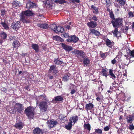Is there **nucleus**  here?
Masks as SVG:
<instances>
[{
	"label": "nucleus",
	"mask_w": 134,
	"mask_h": 134,
	"mask_svg": "<svg viewBox=\"0 0 134 134\" xmlns=\"http://www.w3.org/2000/svg\"><path fill=\"white\" fill-rule=\"evenodd\" d=\"M34 14V13L30 10L23 11L20 14V20L24 23H30V21L28 19L27 16H31Z\"/></svg>",
	"instance_id": "f257e3e1"
},
{
	"label": "nucleus",
	"mask_w": 134,
	"mask_h": 134,
	"mask_svg": "<svg viewBox=\"0 0 134 134\" xmlns=\"http://www.w3.org/2000/svg\"><path fill=\"white\" fill-rule=\"evenodd\" d=\"M58 69L56 66L54 65H52L50 66L48 74L50 79L55 78L57 75Z\"/></svg>",
	"instance_id": "f03ea898"
},
{
	"label": "nucleus",
	"mask_w": 134,
	"mask_h": 134,
	"mask_svg": "<svg viewBox=\"0 0 134 134\" xmlns=\"http://www.w3.org/2000/svg\"><path fill=\"white\" fill-rule=\"evenodd\" d=\"M35 108L32 106H30L25 109L24 113L28 118L32 119L35 114Z\"/></svg>",
	"instance_id": "7ed1b4c3"
},
{
	"label": "nucleus",
	"mask_w": 134,
	"mask_h": 134,
	"mask_svg": "<svg viewBox=\"0 0 134 134\" xmlns=\"http://www.w3.org/2000/svg\"><path fill=\"white\" fill-rule=\"evenodd\" d=\"M123 19L120 17L115 18L111 21L113 27L119 28L120 26H122L123 23Z\"/></svg>",
	"instance_id": "20e7f679"
},
{
	"label": "nucleus",
	"mask_w": 134,
	"mask_h": 134,
	"mask_svg": "<svg viewBox=\"0 0 134 134\" xmlns=\"http://www.w3.org/2000/svg\"><path fill=\"white\" fill-rule=\"evenodd\" d=\"M48 107L47 103L44 101H42L40 102L39 104V108L42 112L46 111Z\"/></svg>",
	"instance_id": "39448f33"
},
{
	"label": "nucleus",
	"mask_w": 134,
	"mask_h": 134,
	"mask_svg": "<svg viewBox=\"0 0 134 134\" xmlns=\"http://www.w3.org/2000/svg\"><path fill=\"white\" fill-rule=\"evenodd\" d=\"M21 27V23L20 21L13 22L11 24V27L16 31L18 30Z\"/></svg>",
	"instance_id": "423d86ee"
},
{
	"label": "nucleus",
	"mask_w": 134,
	"mask_h": 134,
	"mask_svg": "<svg viewBox=\"0 0 134 134\" xmlns=\"http://www.w3.org/2000/svg\"><path fill=\"white\" fill-rule=\"evenodd\" d=\"M37 6L36 4L30 1H28L26 3V7L28 10L36 8Z\"/></svg>",
	"instance_id": "0eeeda50"
},
{
	"label": "nucleus",
	"mask_w": 134,
	"mask_h": 134,
	"mask_svg": "<svg viewBox=\"0 0 134 134\" xmlns=\"http://www.w3.org/2000/svg\"><path fill=\"white\" fill-rule=\"evenodd\" d=\"M78 38L75 35H72L69 36L66 40V41L69 42L76 43L79 40Z\"/></svg>",
	"instance_id": "6e6552de"
},
{
	"label": "nucleus",
	"mask_w": 134,
	"mask_h": 134,
	"mask_svg": "<svg viewBox=\"0 0 134 134\" xmlns=\"http://www.w3.org/2000/svg\"><path fill=\"white\" fill-rule=\"evenodd\" d=\"M16 111L19 113H21L24 109L23 105L19 103H16L15 104Z\"/></svg>",
	"instance_id": "1a4fd4ad"
},
{
	"label": "nucleus",
	"mask_w": 134,
	"mask_h": 134,
	"mask_svg": "<svg viewBox=\"0 0 134 134\" xmlns=\"http://www.w3.org/2000/svg\"><path fill=\"white\" fill-rule=\"evenodd\" d=\"M72 52L74 53L75 54V55L78 58H80L81 57L82 58V57H83L84 56L83 54L84 52L82 50H76Z\"/></svg>",
	"instance_id": "9d476101"
},
{
	"label": "nucleus",
	"mask_w": 134,
	"mask_h": 134,
	"mask_svg": "<svg viewBox=\"0 0 134 134\" xmlns=\"http://www.w3.org/2000/svg\"><path fill=\"white\" fill-rule=\"evenodd\" d=\"M83 59V64L85 66H88L90 62V60L88 58V57L85 55L83 57H82Z\"/></svg>",
	"instance_id": "9b49d317"
},
{
	"label": "nucleus",
	"mask_w": 134,
	"mask_h": 134,
	"mask_svg": "<svg viewBox=\"0 0 134 134\" xmlns=\"http://www.w3.org/2000/svg\"><path fill=\"white\" fill-rule=\"evenodd\" d=\"M63 97L61 96H58L55 97L53 99L52 102L54 103H58V102H60L63 100Z\"/></svg>",
	"instance_id": "f8f14e48"
},
{
	"label": "nucleus",
	"mask_w": 134,
	"mask_h": 134,
	"mask_svg": "<svg viewBox=\"0 0 134 134\" xmlns=\"http://www.w3.org/2000/svg\"><path fill=\"white\" fill-rule=\"evenodd\" d=\"M61 45L62 48L66 52H69L71 51L73 49L72 47L71 46H68L63 43H62Z\"/></svg>",
	"instance_id": "ddd939ff"
},
{
	"label": "nucleus",
	"mask_w": 134,
	"mask_h": 134,
	"mask_svg": "<svg viewBox=\"0 0 134 134\" xmlns=\"http://www.w3.org/2000/svg\"><path fill=\"white\" fill-rule=\"evenodd\" d=\"M79 120V118L78 116L73 115L70 117L69 119L70 122L72 124L73 122L74 124H75Z\"/></svg>",
	"instance_id": "4468645a"
},
{
	"label": "nucleus",
	"mask_w": 134,
	"mask_h": 134,
	"mask_svg": "<svg viewBox=\"0 0 134 134\" xmlns=\"http://www.w3.org/2000/svg\"><path fill=\"white\" fill-rule=\"evenodd\" d=\"M34 134H43L44 131L42 130L38 127H36L33 130Z\"/></svg>",
	"instance_id": "2eb2a0df"
},
{
	"label": "nucleus",
	"mask_w": 134,
	"mask_h": 134,
	"mask_svg": "<svg viewBox=\"0 0 134 134\" xmlns=\"http://www.w3.org/2000/svg\"><path fill=\"white\" fill-rule=\"evenodd\" d=\"M94 105L92 103H90L86 104L85 105V109L87 111L90 110H93Z\"/></svg>",
	"instance_id": "dca6fc26"
},
{
	"label": "nucleus",
	"mask_w": 134,
	"mask_h": 134,
	"mask_svg": "<svg viewBox=\"0 0 134 134\" xmlns=\"http://www.w3.org/2000/svg\"><path fill=\"white\" fill-rule=\"evenodd\" d=\"M24 126V124L22 122H16L13 126L15 127L17 129L19 130L21 129Z\"/></svg>",
	"instance_id": "f3484780"
},
{
	"label": "nucleus",
	"mask_w": 134,
	"mask_h": 134,
	"mask_svg": "<svg viewBox=\"0 0 134 134\" xmlns=\"http://www.w3.org/2000/svg\"><path fill=\"white\" fill-rule=\"evenodd\" d=\"M87 25L89 28L93 29L97 26V23L95 21H91L87 23Z\"/></svg>",
	"instance_id": "a211bd4d"
},
{
	"label": "nucleus",
	"mask_w": 134,
	"mask_h": 134,
	"mask_svg": "<svg viewBox=\"0 0 134 134\" xmlns=\"http://www.w3.org/2000/svg\"><path fill=\"white\" fill-rule=\"evenodd\" d=\"M105 43L107 46L109 48H111L113 45L114 44V43L113 41L107 38L105 40Z\"/></svg>",
	"instance_id": "6ab92c4d"
},
{
	"label": "nucleus",
	"mask_w": 134,
	"mask_h": 134,
	"mask_svg": "<svg viewBox=\"0 0 134 134\" xmlns=\"http://www.w3.org/2000/svg\"><path fill=\"white\" fill-rule=\"evenodd\" d=\"M128 123L131 124L134 120V114L127 116L126 118Z\"/></svg>",
	"instance_id": "aec40b11"
},
{
	"label": "nucleus",
	"mask_w": 134,
	"mask_h": 134,
	"mask_svg": "<svg viewBox=\"0 0 134 134\" xmlns=\"http://www.w3.org/2000/svg\"><path fill=\"white\" fill-rule=\"evenodd\" d=\"M12 46L14 48L18 49L20 46V44L19 41L15 40L12 43Z\"/></svg>",
	"instance_id": "412c9836"
},
{
	"label": "nucleus",
	"mask_w": 134,
	"mask_h": 134,
	"mask_svg": "<svg viewBox=\"0 0 134 134\" xmlns=\"http://www.w3.org/2000/svg\"><path fill=\"white\" fill-rule=\"evenodd\" d=\"M47 122L48 124L49 125V126L51 127H53L54 126L57 125L58 123V122L57 121H54L53 119L48 120V121Z\"/></svg>",
	"instance_id": "4be33fe9"
},
{
	"label": "nucleus",
	"mask_w": 134,
	"mask_h": 134,
	"mask_svg": "<svg viewBox=\"0 0 134 134\" xmlns=\"http://www.w3.org/2000/svg\"><path fill=\"white\" fill-rule=\"evenodd\" d=\"M15 107V105L13 104L9 108L8 111L11 113L15 114L16 111Z\"/></svg>",
	"instance_id": "5701e85b"
},
{
	"label": "nucleus",
	"mask_w": 134,
	"mask_h": 134,
	"mask_svg": "<svg viewBox=\"0 0 134 134\" xmlns=\"http://www.w3.org/2000/svg\"><path fill=\"white\" fill-rule=\"evenodd\" d=\"M90 33L93 35H95L96 36H99L101 35L100 32L95 29H90Z\"/></svg>",
	"instance_id": "b1692460"
},
{
	"label": "nucleus",
	"mask_w": 134,
	"mask_h": 134,
	"mask_svg": "<svg viewBox=\"0 0 134 134\" xmlns=\"http://www.w3.org/2000/svg\"><path fill=\"white\" fill-rule=\"evenodd\" d=\"M20 2L15 1H13L12 3V5L13 8H16L20 6Z\"/></svg>",
	"instance_id": "393cba45"
},
{
	"label": "nucleus",
	"mask_w": 134,
	"mask_h": 134,
	"mask_svg": "<svg viewBox=\"0 0 134 134\" xmlns=\"http://www.w3.org/2000/svg\"><path fill=\"white\" fill-rule=\"evenodd\" d=\"M101 74L103 76H105L106 78H107V76L109 75L108 74V70H106L104 68H103L101 70Z\"/></svg>",
	"instance_id": "a878e982"
},
{
	"label": "nucleus",
	"mask_w": 134,
	"mask_h": 134,
	"mask_svg": "<svg viewBox=\"0 0 134 134\" xmlns=\"http://www.w3.org/2000/svg\"><path fill=\"white\" fill-rule=\"evenodd\" d=\"M91 7L93 13L95 14H97L99 13L98 8L96 7L94 5H92Z\"/></svg>",
	"instance_id": "bb28decb"
},
{
	"label": "nucleus",
	"mask_w": 134,
	"mask_h": 134,
	"mask_svg": "<svg viewBox=\"0 0 134 134\" xmlns=\"http://www.w3.org/2000/svg\"><path fill=\"white\" fill-rule=\"evenodd\" d=\"M53 40L56 41H57L63 42L64 41V40L63 38L57 35L53 36Z\"/></svg>",
	"instance_id": "cd10ccee"
},
{
	"label": "nucleus",
	"mask_w": 134,
	"mask_h": 134,
	"mask_svg": "<svg viewBox=\"0 0 134 134\" xmlns=\"http://www.w3.org/2000/svg\"><path fill=\"white\" fill-rule=\"evenodd\" d=\"M126 52L127 54V56L130 55L132 57H134V49L131 51L130 49H127Z\"/></svg>",
	"instance_id": "c85d7f7f"
},
{
	"label": "nucleus",
	"mask_w": 134,
	"mask_h": 134,
	"mask_svg": "<svg viewBox=\"0 0 134 134\" xmlns=\"http://www.w3.org/2000/svg\"><path fill=\"white\" fill-rule=\"evenodd\" d=\"M32 48L34 49L36 52H38L39 51V46L37 44H33L31 45Z\"/></svg>",
	"instance_id": "c756f323"
},
{
	"label": "nucleus",
	"mask_w": 134,
	"mask_h": 134,
	"mask_svg": "<svg viewBox=\"0 0 134 134\" xmlns=\"http://www.w3.org/2000/svg\"><path fill=\"white\" fill-rule=\"evenodd\" d=\"M37 26L41 28L46 29L48 28V25L46 24L38 23L37 24Z\"/></svg>",
	"instance_id": "7c9ffc66"
},
{
	"label": "nucleus",
	"mask_w": 134,
	"mask_h": 134,
	"mask_svg": "<svg viewBox=\"0 0 134 134\" xmlns=\"http://www.w3.org/2000/svg\"><path fill=\"white\" fill-rule=\"evenodd\" d=\"M54 2L55 3H58L61 4H63L64 3L69 4L71 3V2H69L67 0H57L55 1Z\"/></svg>",
	"instance_id": "2f4dec72"
},
{
	"label": "nucleus",
	"mask_w": 134,
	"mask_h": 134,
	"mask_svg": "<svg viewBox=\"0 0 134 134\" xmlns=\"http://www.w3.org/2000/svg\"><path fill=\"white\" fill-rule=\"evenodd\" d=\"M0 36L2 39L5 40L7 38V34L6 32L2 31L0 33Z\"/></svg>",
	"instance_id": "473e14b6"
},
{
	"label": "nucleus",
	"mask_w": 134,
	"mask_h": 134,
	"mask_svg": "<svg viewBox=\"0 0 134 134\" xmlns=\"http://www.w3.org/2000/svg\"><path fill=\"white\" fill-rule=\"evenodd\" d=\"M54 60L55 63L57 65H61L63 63V61L60 60V59L59 58H55Z\"/></svg>",
	"instance_id": "72a5a7b5"
},
{
	"label": "nucleus",
	"mask_w": 134,
	"mask_h": 134,
	"mask_svg": "<svg viewBox=\"0 0 134 134\" xmlns=\"http://www.w3.org/2000/svg\"><path fill=\"white\" fill-rule=\"evenodd\" d=\"M99 54L100 57L101 58L103 59H105L108 55V52H106L103 53V52L100 51V52Z\"/></svg>",
	"instance_id": "f704fd0d"
},
{
	"label": "nucleus",
	"mask_w": 134,
	"mask_h": 134,
	"mask_svg": "<svg viewBox=\"0 0 134 134\" xmlns=\"http://www.w3.org/2000/svg\"><path fill=\"white\" fill-rule=\"evenodd\" d=\"M83 127L85 129L87 130L88 131H90L91 129V126L89 123H85L83 125Z\"/></svg>",
	"instance_id": "c9c22d12"
},
{
	"label": "nucleus",
	"mask_w": 134,
	"mask_h": 134,
	"mask_svg": "<svg viewBox=\"0 0 134 134\" xmlns=\"http://www.w3.org/2000/svg\"><path fill=\"white\" fill-rule=\"evenodd\" d=\"M102 131V129L98 128L95 129V132L93 133V134H103Z\"/></svg>",
	"instance_id": "e433bc0d"
},
{
	"label": "nucleus",
	"mask_w": 134,
	"mask_h": 134,
	"mask_svg": "<svg viewBox=\"0 0 134 134\" xmlns=\"http://www.w3.org/2000/svg\"><path fill=\"white\" fill-rule=\"evenodd\" d=\"M72 126V124L69 122L68 123L67 125H65V127L67 130H70L71 129Z\"/></svg>",
	"instance_id": "4c0bfd02"
},
{
	"label": "nucleus",
	"mask_w": 134,
	"mask_h": 134,
	"mask_svg": "<svg viewBox=\"0 0 134 134\" xmlns=\"http://www.w3.org/2000/svg\"><path fill=\"white\" fill-rule=\"evenodd\" d=\"M1 24L2 25V26L6 30H8L9 29V27L7 24L5 22L2 21L1 22Z\"/></svg>",
	"instance_id": "58836bf2"
},
{
	"label": "nucleus",
	"mask_w": 134,
	"mask_h": 134,
	"mask_svg": "<svg viewBox=\"0 0 134 134\" xmlns=\"http://www.w3.org/2000/svg\"><path fill=\"white\" fill-rule=\"evenodd\" d=\"M126 0H116L117 2L119 4L120 6H124Z\"/></svg>",
	"instance_id": "ea45409f"
},
{
	"label": "nucleus",
	"mask_w": 134,
	"mask_h": 134,
	"mask_svg": "<svg viewBox=\"0 0 134 134\" xmlns=\"http://www.w3.org/2000/svg\"><path fill=\"white\" fill-rule=\"evenodd\" d=\"M109 75H110L112 77V79L114 80V79L116 77V76L113 73V70L111 69H109Z\"/></svg>",
	"instance_id": "a19ab883"
},
{
	"label": "nucleus",
	"mask_w": 134,
	"mask_h": 134,
	"mask_svg": "<svg viewBox=\"0 0 134 134\" xmlns=\"http://www.w3.org/2000/svg\"><path fill=\"white\" fill-rule=\"evenodd\" d=\"M115 28V29L113 30L111 32L113 33V35L116 37H117V35L118 33V28L114 27Z\"/></svg>",
	"instance_id": "79ce46f5"
},
{
	"label": "nucleus",
	"mask_w": 134,
	"mask_h": 134,
	"mask_svg": "<svg viewBox=\"0 0 134 134\" xmlns=\"http://www.w3.org/2000/svg\"><path fill=\"white\" fill-rule=\"evenodd\" d=\"M69 79V76L67 75H65L63 77L62 80L66 82H67Z\"/></svg>",
	"instance_id": "37998d69"
},
{
	"label": "nucleus",
	"mask_w": 134,
	"mask_h": 134,
	"mask_svg": "<svg viewBox=\"0 0 134 134\" xmlns=\"http://www.w3.org/2000/svg\"><path fill=\"white\" fill-rule=\"evenodd\" d=\"M128 15H129V18H132L134 17V14L133 12L131 11H129L128 12Z\"/></svg>",
	"instance_id": "c03bdc74"
},
{
	"label": "nucleus",
	"mask_w": 134,
	"mask_h": 134,
	"mask_svg": "<svg viewBox=\"0 0 134 134\" xmlns=\"http://www.w3.org/2000/svg\"><path fill=\"white\" fill-rule=\"evenodd\" d=\"M109 15L111 19V20L115 18L114 14L112 11H111L109 13Z\"/></svg>",
	"instance_id": "a18cd8bd"
},
{
	"label": "nucleus",
	"mask_w": 134,
	"mask_h": 134,
	"mask_svg": "<svg viewBox=\"0 0 134 134\" xmlns=\"http://www.w3.org/2000/svg\"><path fill=\"white\" fill-rule=\"evenodd\" d=\"M96 96H97L96 98V100L98 102H100L102 99L103 98V96L102 95H100L99 96H97V95L96 94Z\"/></svg>",
	"instance_id": "49530a36"
},
{
	"label": "nucleus",
	"mask_w": 134,
	"mask_h": 134,
	"mask_svg": "<svg viewBox=\"0 0 134 134\" xmlns=\"http://www.w3.org/2000/svg\"><path fill=\"white\" fill-rule=\"evenodd\" d=\"M110 128V125H108L103 128L104 130L105 131H108Z\"/></svg>",
	"instance_id": "de8ad7c7"
},
{
	"label": "nucleus",
	"mask_w": 134,
	"mask_h": 134,
	"mask_svg": "<svg viewBox=\"0 0 134 134\" xmlns=\"http://www.w3.org/2000/svg\"><path fill=\"white\" fill-rule=\"evenodd\" d=\"M50 27L51 29L53 30L54 31V30L56 29V28H57V26L55 24H52L51 25Z\"/></svg>",
	"instance_id": "09e8293b"
},
{
	"label": "nucleus",
	"mask_w": 134,
	"mask_h": 134,
	"mask_svg": "<svg viewBox=\"0 0 134 134\" xmlns=\"http://www.w3.org/2000/svg\"><path fill=\"white\" fill-rule=\"evenodd\" d=\"M61 36L62 37H64L65 38H68V37H69L68 33L66 32H64L63 34H62Z\"/></svg>",
	"instance_id": "8fccbe9b"
},
{
	"label": "nucleus",
	"mask_w": 134,
	"mask_h": 134,
	"mask_svg": "<svg viewBox=\"0 0 134 134\" xmlns=\"http://www.w3.org/2000/svg\"><path fill=\"white\" fill-rule=\"evenodd\" d=\"M119 65L120 69H124L125 68V65L124 64L121 63V64H119Z\"/></svg>",
	"instance_id": "3c124183"
},
{
	"label": "nucleus",
	"mask_w": 134,
	"mask_h": 134,
	"mask_svg": "<svg viewBox=\"0 0 134 134\" xmlns=\"http://www.w3.org/2000/svg\"><path fill=\"white\" fill-rule=\"evenodd\" d=\"M60 26H58V27H57V28H56V29H55L54 30V32L56 33H57L58 32H60Z\"/></svg>",
	"instance_id": "603ef678"
},
{
	"label": "nucleus",
	"mask_w": 134,
	"mask_h": 134,
	"mask_svg": "<svg viewBox=\"0 0 134 134\" xmlns=\"http://www.w3.org/2000/svg\"><path fill=\"white\" fill-rule=\"evenodd\" d=\"M38 97L40 98L41 97L43 98L44 100H46L47 99V97L45 94L41 95L38 96Z\"/></svg>",
	"instance_id": "864d4df0"
},
{
	"label": "nucleus",
	"mask_w": 134,
	"mask_h": 134,
	"mask_svg": "<svg viewBox=\"0 0 134 134\" xmlns=\"http://www.w3.org/2000/svg\"><path fill=\"white\" fill-rule=\"evenodd\" d=\"M0 90L3 92L6 93L7 90V89L4 87H2L1 88Z\"/></svg>",
	"instance_id": "5fc2aeb1"
},
{
	"label": "nucleus",
	"mask_w": 134,
	"mask_h": 134,
	"mask_svg": "<svg viewBox=\"0 0 134 134\" xmlns=\"http://www.w3.org/2000/svg\"><path fill=\"white\" fill-rule=\"evenodd\" d=\"M5 11L4 9H2L1 10V15L3 16L5 14Z\"/></svg>",
	"instance_id": "6e6d98bb"
},
{
	"label": "nucleus",
	"mask_w": 134,
	"mask_h": 134,
	"mask_svg": "<svg viewBox=\"0 0 134 134\" xmlns=\"http://www.w3.org/2000/svg\"><path fill=\"white\" fill-rule=\"evenodd\" d=\"M129 129L131 130L134 129V126L133 125V124H132L130 125L129 126Z\"/></svg>",
	"instance_id": "4d7b16f0"
},
{
	"label": "nucleus",
	"mask_w": 134,
	"mask_h": 134,
	"mask_svg": "<svg viewBox=\"0 0 134 134\" xmlns=\"http://www.w3.org/2000/svg\"><path fill=\"white\" fill-rule=\"evenodd\" d=\"M76 92V91L74 89H72L71 90L70 93L71 94V95H72L73 94L75 93Z\"/></svg>",
	"instance_id": "13d9d810"
},
{
	"label": "nucleus",
	"mask_w": 134,
	"mask_h": 134,
	"mask_svg": "<svg viewBox=\"0 0 134 134\" xmlns=\"http://www.w3.org/2000/svg\"><path fill=\"white\" fill-rule=\"evenodd\" d=\"M92 19L93 20H94L95 21H97V18L95 15H94L92 17Z\"/></svg>",
	"instance_id": "bf43d9fd"
},
{
	"label": "nucleus",
	"mask_w": 134,
	"mask_h": 134,
	"mask_svg": "<svg viewBox=\"0 0 134 134\" xmlns=\"http://www.w3.org/2000/svg\"><path fill=\"white\" fill-rule=\"evenodd\" d=\"M116 61L115 60V58H114L111 61V63L113 64H114L116 63Z\"/></svg>",
	"instance_id": "052dcab7"
},
{
	"label": "nucleus",
	"mask_w": 134,
	"mask_h": 134,
	"mask_svg": "<svg viewBox=\"0 0 134 134\" xmlns=\"http://www.w3.org/2000/svg\"><path fill=\"white\" fill-rule=\"evenodd\" d=\"M59 118L60 120L63 119L65 118L64 116H63L62 114H60L59 115Z\"/></svg>",
	"instance_id": "680f3d73"
},
{
	"label": "nucleus",
	"mask_w": 134,
	"mask_h": 134,
	"mask_svg": "<svg viewBox=\"0 0 134 134\" xmlns=\"http://www.w3.org/2000/svg\"><path fill=\"white\" fill-rule=\"evenodd\" d=\"M15 38V36H10L9 37V40H10V41H11L12 40H13V39H14Z\"/></svg>",
	"instance_id": "e2e57ef3"
},
{
	"label": "nucleus",
	"mask_w": 134,
	"mask_h": 134,
	"mask_svg": "<svg viewBox=\"0 0 134 134\" xmlns=\"http://www.w3.org/2000/svg\"><path fill=\"white\" fill-rule=\"evenodd\" d=\"M60 32L62 33L64 32V30L63 28V27L60 26Z\"/></svg>",
	"instance_id": "0e129e2a"
},
{
	"label": "nucleus",
	"mask_w": 134,
	"mask_h": 134,
	"mask_svg": "<svg viewBox=\"0 0 134 134\" xmlns=\"http://www.w3.org/2000/svg\"><path fill=\"white\" fill-rule=\"evenodd\" d=\"M107 10L110 13V10L109 9V7L110 6L109 4H108V5H107Z\"/></svg>",
	"instance_id": "69168bd1"
},
{
	"label": "nucleus",
	"mask_w": 134,
	"mask_h": 134,
	"mask_svg": "<svg viewBox=\"0 0 134 134\" xmlns=\"http://www.w3.org/2000/svg\"><path fill=\"white\" fill-rule=\"evenodd\" d=\"M105 1L106 2L107 5H108V4L110 5V0H105Z\"/></svg>",
	"instance_id": "338daca9"
},
{
	"label": "nucleus",
	"mask_w": 134,
	"mask_h": 134,
	"mask_svg": "<svg viewBox=\"0 0 134 134\" xmlns=\"http://www.w3.org/2000/svg\"><path fill=\"white\" fill-rule=\"evenodd\" d=\"M3 63L5 65H6L8 63L7 62V60L4 59H3Z\"/></svg>",
	"instance_id": "774afa93"
}]
</instances>
